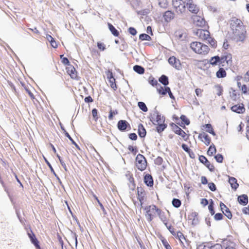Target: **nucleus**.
<instances>
[{
    "label": "nucleus",
    "mask_w": 249,
    "mask_h": 249,
    "mask_svg": "<svg viewBox=\"0 0 249 249\" xmlns=\"http://www.w3.org/2000/svg\"><path fill=\"white\" fill-rule=\"evenodd\" d=\"M92 115L95 121H97L99 118L98 117V111L97 109L93 108L92 110Z\"/></svg>",
    "instance_id": "obj_48"
},
{
    "label": "nucleus",
    "mask_w": 249,
    "mask_h": 249,
    "mask_svg": "<svg viewBox=\"0 0 249 249\" xmlns=\"http://www.w3.org/2000/svg\"><path fill=\"white\" fill-rule=\"evenodd\" d=\"M186 2L184 1H182L178 7L176 11L177 13L178 14H182L184 13L186 10Z\"/></svg>",
    "instance_id": "obj_27"
},
{
    "label": "nucleus",
    "mask_w": 249,
    "mask_h": 249,
    "mask_svg": "<svg viewBox=\"0 0 249 249\" xmlns=\"http://www.w3.org/2000/svg\"><path fill=\"white\" fill-rule=\"evenodd\" d=\"M199 160L200 161L203 163V164H204L206 162L208 161L207 158L203 155L199 156Z\"/></svg>",
    "instance_id": "obj_64"
},
{
    "label": "nucleus",
    "mask_w": 249,
    "mask_h": 249,
    "mask_svg": "<svg viewBox=\"0 0 249 249\" xmlns=\"http://www.w3.org/2000/svg\"><path fill=\"white\" fill-rule=\"evenodd\" d=\"M158 215L160 219L163 222L164 225H165L166 223H168V221L169 220L168 217H167L165 213L162 211L160 209V212H158Z\"/></svg>",
    "instance_id": "obj_26"
},
{
    "label": "nucleus",
    "mask_w": 249,
    "mask_h": 249,
    "mask_svg": "<svg viewBox=\"0 0 249 249\" xmlns=\"http://www.w3.org/2000/svg\"><path fill=\"white\" fill-rule=\"evenodd\" d=\"M182 0H173L172 4L174 8L176 10L178 7H179L181 3L182 2Z\"/></svg>",
    "instance_id": "obj_44"
},
{
    "label": "nucleus",
    "mask_w": 249,
    "mask_h": 249,
    "mask_svg": "<svg viewBox=\"0 0 249 249\" xmlns=\"http://www.w3.org/2000/svg\"><path fill=\"white\" fill-rule=\"evenodd\" d=\"M198 139L203 142L206 145L210 144L211 140L208 134L203 132L200 133L198 137Z\"/></svg>",
    "instance_id": "obj_17"
},
{
    "label": "nucleus",
    "mask_w": 249,
    "mask_h": 249,
    "mask_svg": "<svg viewBox=\"0 0 249 249\" xmlns=\"http://www.w3.org/2000/svg\"><path fill=\"white\" fill-rule=\"evenodd\" d=\"M161 242L163 245L164 246L166 249H172L171 247L170 246V245H169V244L168 243V241L166 240V239L163 238V239H161Z\"/></svg>",
    "instance_id": "obj_45"
},
{
    "label": "nucleus",
    "mask_w": 249,
    "mask_h": 249,
    "mask_svg": "<svg viewBox=\"0 0 249 249\" xmlns=\"http://www.w3.org/2000/svg\"><path fill=\"white\" fill-rule=\"evenodd\" d=\"M163 18L165 22H169L175 18V14L171 11H167L164 12Z\"/></svg>",
    "instance_id": "obj_19"
},
{
    "label": "nucleus",
    "mask_w": 249,
    "mask_h": 249,
    "mask_svg": "<svg viewBox=\"0 0 249 249\" xmlns=\"http://www.w3.org/2000/svg\"><path fill=\"white\" fill-rule=\"evenodd\" d=\"M108 26L109 30L111 33L115 36H118L119 35V32L111 24L108 23Z\"/></svg>",
    "instance_id": "obj_33"
},
{
    "label": "nucleus",
    "mask_w": 249,
    "mask_h": 249,
    "mask_svg": "<svg viewBox=\"0 0 249 249\" xmlns=\"http://www.w3.org/2000/svg\"><path fill=\"white\" fill-rule=\"evenodd\" d=\"M168 62L170 64L172 65L174 67L178 70H179L181 68V64L179 59L176 58L175 56H171Z\"/></svg>",
    "instance_id": "obj_14"
},
{
    "label": "nucleus",
    "mask_w": 249,
    "mask_h": 249,
    "mask_svg": "<svg viewBox=\"0 0 249 249\" xmlns=\"http://www.w3.org/2000/svg\"><path fill=\"white\" fill-rule=\"evenodd\" d=\"M159 81L164 86H167L169 84L168 78L165 75H162L159 79Z\"/></svg>",
    "instance_id": "obj_35"
},
{
    "label": "nucleus",
    "mask_w": 249,
    "mask_h": 249,
    "mask_svg": "<svg viewBox=\"0 0 249 249\" xmlns=\"http://www.w3.org/2000/svg\"><path fill=\"white\" fill-rule=\"evenodd\" d=\"M138 133L140 137L142 138L144 137L146 135V130L142 124H140L138 126Z\"/></svg>",
    "instance_id": "obj_31"
},
{
    "label": "nucleus",
    "mask_w": 249,
    "mask_h": 249,
    "mask_svg": "<svg viewBox=\"0 0 249 249\" xmlns=\"http://www.w3.org/2000/svg\"><path fill=\"white\" fill-rule=\"evenodd\" d=\"M93 197L95 199V200L98 202V204L99 205L101 209L104 211L105 210L104 207L103 206V204L100 202V200H99L97 196L93 194Z\"/></svg>",
    "instance_id": "obj_55"
},
{
    "label": "nucleus",
    "mask_w": 249,
    "mask_h": 249,
    "mask_svg": "<svg viewBox=\"0 0 249 249\" xmlns=\"http://www.w3.org/2000/svg\"><path fill=\"white\" fill-rule=\"evenodd\" d=\"M214 219L216 220H220L223 218V214L221 213H217L214 215Z\"/></svg>",
    "instance_id": "obj_61"
},
{
    "label": "nucleus",
    "mask_w": 249,
    "mask_h": 249,
    "mask_svg": "<svg viewBox=\"0 0 249 249\" xmlns=\"http://www.w3.org/2000/svg\"><path fill=\"white\" fill-rule=\"evenodd\" d=\"M43 158L44 159V160L45 161V162L46 163V164H47V165L49 166V168L50 169L51 172L52 173H53L54 174H55V172L52 167V166L51 165V164H50V163L49 162V161L47 160V159L43 156Z\"/></svg>",
    "instance_id": "obj_56"
},
{
    "label": "nucleus",
    "mask_w": 249,
    "mask_h": 249,
    "mask_svg": "<svg viewBox=\"0 0 249 249\" xmlns=\"http://www.w3.org/2000/svg\"><path fill=\"white\" fill-rule=\"evenodd\" d=\"M64 132L65 135L69 138V139L71 142L78 149L80 150V148L79 145L74 142V141L72 139L69 134L65 130H64Z\"/></svg>",
    "instance_id": "obj_40"
},
{
    "label": "nucleus",
    "mask_w": 249,
    "mask_h": 249,
    "mask_svg": "<svg viewBox=\"0 0 249 249\" xmlns=\"http://www.w3.org/2000/svg\"><path fill=\"white\" fill-rule=\"evenodd\" d=\"M216 150L215 146L213 144L211 145L207 151V154L210 156H213L216 153Z\"/></svg>",
    "instance_id": "obj_36"
},
{
    "label": "nucleus",
    "mask_w": 249,
    "mask_h": 249,
    "mask_svg": "<svg viewBox=\"0 0 249 249\" xmlns=\"http://www.w3.org/2000/svg\"><path fill=\"white\" fill-rule=\"evenodd\" d=\"M229 22L232 39L237 42H243L247 34L246 26L243 21L234 17L231 18Z\"/></svg>",
    "instance_id": "obj_2"
},
{
    "label": "nucleus",
    "mask_w": 249,
    "mask_h": 249,
    "mask_svg": "<svg viewBox=\"0 0 249 249\" xmlns=\"http://www.w3.org/2000/svg\"><path fill=\"white\" fill-rule=\"evenodd\" d=\"M151 121L154 124H157L158 123H164L165 119L158 112H155L152 116Z\"/></svg>",
    "instance_id": "obj_12"
},
{
    "label": "nucleus",
    "mask_w": 249,
    "mask_h": 249,
    "mask_svg": "<svg viewBox=\"0 0 249 249\" xmlns=\"http://www.w3.org/2000/svg\"><path fill=\"white\" fill-rule=\"evenodd\" d=\"M164 91H165V92L163 91V92H162L163 95H164L167 93H168V94H169V97L171 99L175 100V97H174V95H173V94H172V92L171 91L170 88L169 87H165Z\"/></svg>",
    "instance_id": "obj_39"
},
{
    "label": "nucleus",
    "mask_w": 249,
    "mask_h": 249,
    "mask_svg": "<svg viewBox=\"0 0 249 249\" xmlns=\"http://www.w3.org/2000/svg\"><path fill=\"white\" fill-rule=\"evenodd\" d=\"M128 149L129 151H130L133 155H135L138 152V149L136 147H133V146L129 145L128 147Z\"/></svg>",
    "instance_id": "obj_52"
},
{
    "label": "nucleus",
    "mask_w": 249,
    "mask_h": 249,
    "mask_svg": "<svg viewBox=\"0 0 249 249\" xmlns=\"http://www.w3.org/2000/svg\"><path fill=\"white\" fill-rule=\"evenodd\" d=\"M239 204L242 205H246L248 203V197L247 195L239 196L237 198Z\"/></svg>",
    "instance_id": "obj_22"
},
{
    "label": "nucleus",
    "mask_w": 249,
    "mask_h": 249,
    "mask_svg": "<svg viewBox=\"0 0 249 249\" xmlns=\"http://www.w3.org/2000/svg\"><path fill=\"white\" fill-rule=\"evenodd\" d=\"M186 5L189 11L192 13L197 14L199 11L198 7L196 5L193 0H185Z\"/></svg>",
    "instance_id": "obj_8"
},
{
    "label": "nucleus",
    "mask_w": 249,
    "mask_h": 249,
    "mask_svg": "<svg viewBox=\"0 0 249 249\" xmlns=\"http://www.w3.org/2000/svg\"><path fill=\"white\" fill-rule=\"evenodd\" d=\"M220 207L224 215L229 219H231L232 215L229 209L222 202L220 203Z\"/></svg>",
    "instance_id": "obj_16"
},
{
    "label": "nucleus",
    "mask_w": 249,
    "mask_h": 249,
    "mask_svg": "<svg viewBox=\"0 0 249 249\" xmlns=\"http://www.w3.org/2000/svg\"><path fill=\"white\" fill-rule=\"evenodd\" d=\"M188 220L192 225H196L198 222V213L195 212L190 213L188 215Z\"/></svg>",
    "instance_id": "obj_13"
},
{
    "label": "nucleus",
    "mask_w": 249,
    "mask_h": 249,
    "mask_svg": "<svg viewBox=\"0 0 249 249\" xmlns=\"http://www.w3.org/2000/svg\"><path fill=\"white\" fill-rule=\"evenodd\" d=\"M67 73L70 76L71 78L74 80H78V76L77 71L75 68L72 65H68L66 67Z\"/></svg>",
    "instance_id": "obj_7"
},
{
    "label": "nucleus",
    "mask_w": 249,
    "mask_h": 249,
    "mask_svg": "<svg viewBox=\"0 0 249 249\" xmlns=\"http://www.w3.org/2000/svg\"><path fill=\"white\" fill-rule=\"evenodd\" d=\"M190 47L194 53L202 56L208 54L210 50L207 45L198 41L191 42Z\"/></svg>",
    "instance_id": "obj_3"
},
{
    "label": "nucleus",
    "mask_w": 249,
    "mask_h": 249,
    "mask_svg": "<svg viewBox=\"0 0 249 249\" xmlns=\"http://www.w3.org/2000/svg\"><path fill=\"white\" fill-rule=\"evenodd\" d=\"M144 182L148 186H153V179L152 177L149 174H146L144 177Z\"/></svg>",
    "instance_id": "obj_23"
},
{
    "label": "nucleus",
    "mask_w": 249,
    "mask_h": 249,
    "mask_svg": "<svg viewBox=\"0 0 249 249\" xmlns=\"http://www.w3.org/2000/svg\"><path fill=\"white\" fill-rule=\"evenodd\" d=\"M208 187L212 191H215L216 190V186L215 185L213 182H210L208 183Z\"/></svg>",
    "instance_id": "obj_58"
},
{
    "label": "nucleus",
    "mask_w": 249,
    "mask_h": 249,
    "mask_svg": "<svg viewBox=\"0 0 249 249\" xmlns=\"http://www.w3.org/2000/svg\"><path fill=\"white\" fill-rule=\"evenodd\" d=\"M60 58L62 59L61 62L64 65L67 66H68V65H71L67 57H64V55H61Z\"/></svg>",
    "instance_id": "obj_47"
},
{
    "label": "nucleus",
    "mask_w": 249,
    "mask_h": 249,
    "mask_svg": "<svg viewBox=\"0 0 249 249\" xmlns=\"http://www.w3.org/2000/svg\"><path fill=\"white\" fill-rule=\"evenodd\" d=\"M231 110L237 113H243L245 111V108L243 104H238L231 107Z\"/></svg>",
    "instance_id": "obj_18"
},
{
    "label": "nucleus",
    "mask_w": 249,
    "mask_h": 249,
    "mask_svg": "<svg viewBox=\"0 0 249 249\" xmlns=\"http://www.w3.org/2000/svg\"><path fill=\"white\" fill-rule=\"evenodd\" d=\"M209 63L212 66H218L219 70L216 73L217 78H224L226 76L225 70L229 68L232 63V57L231 53H225L221 56L216 55L212 57Z\"/></svg>",
    "instance_id": "obj_1"
},
{
    "label": "nucleus",
    "mask_w": 249,
    "mask_h": 249,
    "mask_svg": "<svg viewBox=\"0 0 249 249\" xmlns=\"http://www.w3.org/2000/svg\"><path fill=\"white\" fill-rule=\"evenodd\" d=\"M209 249H223V248L221 244H215L214 245L211 246Z\"/></svg>",
    "instance_id": "obj_57"
},
{
    "label": "nucleus",
    "mask_w": 249,
    "mask_h": 249,
    "mask_svg": "<svg viewBox=\"0 0 249 249\" xmlns=\"http://www.w3.org/2000/svg\"><path fill=\"white\" fill-rule=\"evenodd\" d=\"M157 90L159 94H161L162 95H163V93H162L163 91L165 92L164 89L160 85L158 87H157Z\"/></svg>",
    "instance_id": "obj_63"
},
{
    "label": "nucleus",
    "mask_w": 249,
    "mask_h": 249,
    "mask_svg": "<svg viewBox=\"0 0 249 249\" xmlns=\"http://www.w3.org/2000/svg\"><path fill=\"white\" fill-rule=\"evenodd\" d=\"M126 176L128 177V179L129 181V186L131 190H134L135 188L136 184L133 175L131 173H128Z\"/></svg>",
    "instance_id": "obj_24"
},
{
    "label": "nucleus",
    "mask_w": 249,
    "mask_h": 249,
    "mask_svg": "<svg viewBox=\"0 0 249 249\" xmlns=\"http://www.w3.org/2000/svg\"><path fill=\"white\" fill-rule=\"evenodd\" d=\"M28 235L32 244L36 247V249H41L39 246V241L36 237L35 234L31 231L30 232H28Z\"/></svg>",
    "instance_id": "obj_15"
},
{
    "label": "nucleus",
    "mask_w": 249,
    "mask_h": 249,
    "mask_svg": "<svg viewBox=\"0 0 249 249\" xmlns=\"http://www.w3.org/2000/svg\"><path fill=\"white\" fill-rule=\"evenodd\" d=\"M181 147L185 152L190 154L191 150L186 144L183 143L181 145Z\"/></svg>",
    "instance_id": "obj_60"
},
{
    "label": "nucleus",
    "mask_w": 249,
    "mask_h": 249,
    "mask_svg": "<svg viewBox=\"0 0 249 249\" xmlns=\"http://www.w3.org/2000/svg\"><path fill=\"white\" fill-rule=\"evenodd\" d=\"M145 216L148 222H151L160 212V209L158 208L155 205H151L146 206L144 208Z\"/></svg>",
    "instance_id": "obj_5"
},
{
    "label": "nucleus",
    "mask_w": 249,
    "mask_h": 249,
    "mask_svg": "<svg viewBox=\"0 0 249 249\" xmlns=\"http://www.w3.org/2000/svg\"><path fill=\"white\" fill-rule=\"evenodd\" d=\"M172 204L176 208H178L181 204V201L177 198H174L172 200Z\"/></svg>",
    "instance_id": "obj_43"
},
{
    "label": "nucleus",
    "mask_w": 249,
    "mask_h": 249,
    "mask_svg": "<svg viewBox=\"0 0 249 249\" xmlns=\"http://www.w3.org/2000/svg\"><path fill=\"white\" fill-rule=\"evenodd\" d=\"M155 163L158 165H161L162 163L163 160L161 157H158L155 160Z\"/></svg>",
    "instance_id": "obj_59"
},
{
    "label": "nucleus",
    "mask_w": 249,
    "mask_h": 249,
    "mask_svg": "<svg viewBox=\"0 0 249 249\" xmlns=\"http://www.w3.org/2000/svg\"><path fill=\"white\" fill-rule=\"evenodd\" d=\"M196 20L195 19V21L196 23L197 26L200 27H203L205 25V20L200 17H196Z\"/></svg>",
    "instance_id": "obj_32"
},
{
    "label": "nucleus",
    "mask_w": 249,
    "mask_h": 249,
    "mask_svg": "<svg viewBox=\"0 0 249 249\" xmlns=\"http://www.w3.org/2000/svg\"><path fill=\"white\" fill-rule=\"evenodd\" d=\"M208 209H209V210L211 213V214L212 215H213L214 214V208H213V201L212 200L211 202H210L209 206H208Z\"/></svg>",
    "instance_id": "obj_49"
},
{
    "label": "nucleus",
    "mask_w": 249,
    "mask_h": 249,
    "mask_svg": "<svg viewBox=\"0 0 249 249\" xmlns=\"http://www.w3.org/2000/svg\"><path fill=\"white\" fill-rule=\"evenodd\" d=\"M229 182L230 184L231 187L234 190H236L239 187V184L237 183V180L236 178L232 177H229Z\"/></svg>",
    "instance_id": "obj_20"
},
{
    "label": "nucleus",
    "mask_w": 249,
    "mask_h": 249,
    "mask_svg": "<svg viewBox=\"0 0 249 249\" xmlns=\"http://www.w3.org/2000/svg\"><path fill=\"white\" fill-rule=\"evenodd\" d=\"M216 91V94L218 96H220L222 94L223 89L222 87L220 85H216L215 87Z\"/></svg>",
    "instance_id": "obj_46"
},
{
    "label": "nucleus",
    "mask_w": 249,
    "mask_h": 249,
    "mask_svg": "<svg viewBox=\"0 0 249 249\" xmlns=\"http://www.w3.org/2000/svg\"><path fill=\"white\" fill-rule=\"evenodd\" d=\"M98 48L101 51H104L106 49V45L101 42H97Z\"/></svg>",
    "instance_id": "obj_54"
},
{
    "label": "nucleus",
    "mask_w": 249,
    "mask_h": 249,
    "mask_svg": "<svg viewBox=\"0 0 249 249\" xmlns=\"http://www.w3.org/2000/svg\"><path fill=\"white\" fill-rule=\"evenodd\" d=\"M176 238L178 239L181 244H184V241H186V238L184 237L183 234L180 231L176 232V236H175Z\"/></svg>",
    "instance_id": "obj_30"
},
{
    "label": "nucleus",
    "mask_w": 249,
    "mask_h": 249,
    "mask_svg": "<svg viewBox=\"0 0 249 249\" xmlns=\"http://www.w3.org/2000/svg\"><path fill=\"white\" fill-rule=\"evenodd\" d=\"M108 119L111 120L113 119V115H116L118 113L117 110H110L109 112Z\"/></svg>",
    "instance_id": "obj_53"
},
{
    "label": "nucleus",
    "mask_w": 249,
    "mask_h": 249,
    "mask_svg": "<svg viewBox=\"0 0 249 249\" xmlns=\"http://www.w3.org/2000/svg\"><path fill=\"white\" fill-rule=\"evenodd\" d=\"M107 76L110 87L113 89V90H116L117 87L116 84L115 79L113 77L112 71H108L107 73Z\"/></svg>",
    "instance_id": "obj_10"
},
{
    "label": "nucleus",
    "mask_w": 249,
    "mask_h": 249,
    "mask_svg": "<svg viewBox=\"0 0 249 249\" xmlns=\"http://www.w3.org/2000/svg\"><path fill=\"white\" fill-rule=\"evenodd\" d=\"M148 81L150 84H151L153 87H156V88H157V87L160 85L158 81L152 76H150L148 78Z\"/></svg>",
    "instance_id": "obj_29"
},
{
    "label": "nucleus",
    "mask_w": 249,
    "mask_h": 249,
    "mask_svg": "<svg viewBox=\"0 0 249 249\" xmlns=\"http://www.w3.org/2000/svg\"><path fill=\"white\" fill-rule=\"evenodd\" d=\"M128 31L130 34L133 36L136 35L137 33L136 30L133 27H130L128 29Z\"/></svg>",
    "instance_id": "obj_62"
},
{
    "label": "nucleus",
    "mask_w": 249,
    "mask_h": 249,
    "mask_svg": "<svg viewBox=\"0 0 249 249\" xmlns=\"http://www.w3.org/2000/svg\"><path fill=\"white\" fill-rule=\"evenodd\" d=\"M156 125H157V130L159 133L162 132L167 127V125L164 123H158Z\"/></svg>",
    "instance_id": "obj_34"
},
{
    "label": "nucleus",
    "mask_w": 249,
    "mask_h": 249,
    "mask_svg": "<svg viewBox=\"0 0 249 249\" xmlns=\"http://www.w3.org/2000/svg\"><path fill=\"white\" fill-rule=\"evenodd\" d=\"M181 120L186 124L188 125L190 124L189 120L185 115H182L180 117Z\"/></svg>",
    "instance_id": "obj_51"
},
{
    "label": "nucleus",
    "mask_w": 249,
    "mask_h": 249,
    "mask_svg": "<svg viewBox=\"0 0 249 249\" xmlns=\"http://www.w3.org/2000/svg\"><path fill=\"white\" fill-rule=\"evenodd\" d=\"M117 127L119 130L122 131H125L131 129L129 124L125 120H120L118 122Z\"/></svg>",
    "instance_id": "obj_11"
},
{
    "label": "nucleus",
    "mask_w": 249,
    "mask_h": 249,
    "mask_svg": "<svg viewBox=\"0 0 249 249\" xmlns=\"http://www.w3.org/2000/svg\"><path fill=\"white\" fill-rule=\"evenodd\" d=\"M138 106L139 108L144 112H147L148 110V108L144 102H139L138 103Z\"/></svg>",
    "instance_id": "obj_41"
},
{
    "label": "nucleus",
    "mask_w": 249,
    "mask_h": 249,
    "mask_svg": "<svg viewBox=\"0 0 249 249\" xmlns=\"http://www.w3.org/2000/svg\"><path fill=\"white\" fill-rule=\"evenodd\" d=\"M133 70L135 71L140 74H143L144 72V69L141 66H134L133 67Z\"/></svg>",
    "instance_id": "obj_37"
},
{
    "label": "nucleus",
    "mask_w": 249,
    "mask_h": 249,
    "mask_svg": "<svg viewBox=\"0 0 249 249\" xmlns=\"http://www.w3.org/2000/svg\"><path fill=\"white\" fill-rule=\"evenodd\" d=\"M135 164L138 170L143 171L147 166V160L143 155L139 154L136 157Z\"/></svg>",
    "instance_id": "obj_6"
},
{
    "label": "nucleus",
    "mask_w": 249,
    "mask_h": 249,
    "mask_svg": "<svg viewBox=\"0 0 249 249\" xmlns=\"http://www.w3.org/2000/svg\"><path fill=\"white\" fill-rule=\"evenodd\" d=\"M196 35L202 40H207L212 47L215 48L217 47V42L211 37L210 33L208 30L199 29L197 30Z\"/></svg>",
    "instance_id": "obj_4"
},
{
    "label": "nucleus",
    "mask_w": 249,
    "mask_h": 249,
    "mask_svg": "<svg viewBox=\"0 0 249 249\" xmlns=\"http://www.w3.org/2000/svg\"><path fill=\"white\" fill-rule=\"evenodd\" d=\"M165 225L173 236H176L175 229L171 224L166 223Z\"/></svg>",
    "instance_id": "obj_38"
},
{
    "label": "nucleus",
    "mask_w": 249,
    "mask_h": 249,
    "mask_svg": "<svg viewBox=\"0 0 249 249\" xmlns=\"http://www.w3.org/2000/svg\"><path fill=\"white\" fill-rule=\"evenodd\" d=\"M203 127L205 129V130L207 132L212 134L213 136L216 135V134L214 132V131H213V127L211 124H207L205 125H203Z\"/></svg>",
    "instance_id": "obj_28"
},
{
    "label": "nucleus",
    "mask_w": 249,
    "mask_h": 249,
    "mask_svg": "<svg viewBox=\"0 0 249 249\" xmlns=\"http://www.w3.org/2000/svg\"><path fill=\"white\" fill-rule=\"evenodd\" d=\"M175 133L181 136L185 141H187L189 139V136L187 135L185 132L178 126H177V129L175 131Z\"/></svg>",
    "instance_id": "obj_21"
},
{
    "label": "nucleus",
    "mask_w": 249,
    "mask_h": 249,
    "mask_svg": "<svg viewBox=\"0 0 249 249\" xmlns=\"http://www.w3.org/2000/svg\"><path fill=\"white\" fill-rule=\"evenodd\" d=\"M46 38L49 41L52 47L54 48H57L58 47V44L51 35L47 34Z\"/></svg>",
    "instance_id": "obj_25"
},
{
    "label": "nucleus",
    "mask_w": 249,
    "mask_h": 249,
    "mask_svg": "<svg viewBox=\"0 0 249 249\" xmlns=\"http://www.w3.org/2000/svg\"><path fill=\"white\" fill-rule=\"evenodd\" d=\"M214 158L219 163H222L223 160V157L220 154H218L214 156Z\"/></svg>",
    "instance_id": "obj_50"
},
{
    "label": "nucleus",
    "mask_w": 249,
    "mask_h": 249,
    "mask_svg": "<svg viewBox=\"0 0 249 249\" xmlns=\"http://www.w3.org/2000/svg\"><path fill=\"white\" fill-rule=\"evenodd\" d=\"M140 39L142 40H147L150 41L151 39V37L145 34H142L139 36Z\"/></svg>",
    "instance_id": "obj_42"
},
{
    "label": "nucleus",
    "mask_w": 249,
    "mask_h": 249,
    "mask_svg": "<svg viewBox=\"0 0 249 249\" xmlns=\"http://www.w3.org/2000/svg\"><path fill=\"white\" fill-rule=\"evenodd\" d=\"M137 198L140 202L141 206L143 204V201L146 198V191L142 187H138L137 188Z\"/></svg>",
    "instance_id": "obj_9"
}]
</instances>
